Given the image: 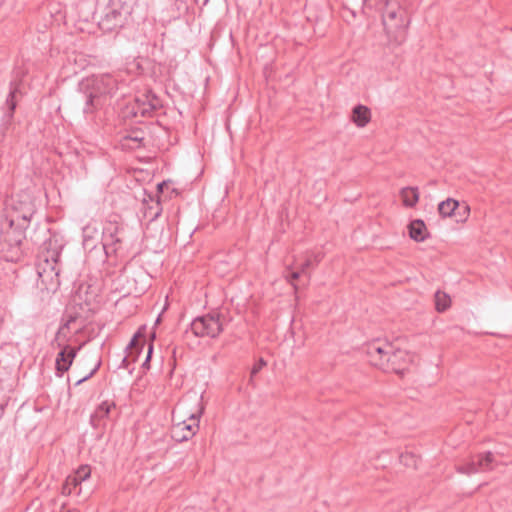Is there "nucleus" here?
Segmentation results:
<instances>
[{"label": "nucleus", "instance_id": "obj_35", "mask_svg": "<svg viewBox=\"0 0 512 512\" xmlns=\"http://www.w3.org/2000/svg\"><path fill=\"white\" fill-rule=\"evenodd\" d=\"M66 479L69 482V484H70V486L72 488V491H76L75 493L78 496L81 495V488L76 490L77 487L81 485V483L75 478V476L71 474V475L67 476Z\"/></svg>", "mask_w": 512, "mask_h": 512}, {"label": "nucleus", "instance_id": "obj_13", "mask_svg": "<svg viewBox=\"0 0 512 512\" xmlns=\"http://www.w3.org/2000/svg\"><path fill=\"white\" fill-rule=\"evenodd\" d=\"M145 132L143 126H134L126 130L121 137V145L128 149H139L145 146Z\"/></svg>", "mask_w": 512, "mask_h": 512}, {"label": "nucleus", "instance_id": "obj_8", "mask_svg": "<svg viewBox=\"0 0 512 512\" xmlns=\"http://www.w3.org/2000/svg\"><path fill=\"white\" fill-rule=\"evenodd\" d=\"M224 316L219 312H210L196 317L190 324L194 336L217 338L223 331Z\"/></svg>", "mask_w": 512, "mask_h": 512}, {"label": "nucleus", "instance_id": "obj_17", "mask_svg": "<svg viewBox=\"0 0 512 512\" xmlns=\"http://www.w3.org/2000/svg\"><path fill=\"white\" fill-rule=\"evenodd\" d=\"M148 97L145 93V91L139 92L134 99V104L131 106L129 113L133 115L134 117L141 116V117H148L152 116L153 111L149 110L148 106Z\"/></svg>", "mask_w": 512, "mask_h": 512}, {"label": "nucleus", "instance_id": "obj_42", "mask_svg": "<svg viewBox=\"0 0 512 512\" xmlns=\"http://www.w3.org/2000/svg\"><path fill=\"white\" fill-rule=\"evenodd\" d=\"M7 406V401L4 403H0V419L2 418L4 414L5 407Z\"/></svg>", "mask_w": 512, "mask_h": 512}, {"label": "nucleus", "instance_id": "obj_29", "mask_svg": "<svg viewBox=\"0 0 512 512\" xmlns=\"http://www.w3.org/2000/svg\"><path fill=\"white\" fill-rule=\"evenodd\" d=\"M316 264H314L313 260L310 258H307L303 263L300 264L299 271L301 274L306 277L305 285L309 283L310 281V273L308 272V269L314 267Z\"/></svg>", "mask_w": 512, "mask_h": 512}, {"label": "nucleus", "instance_id": "obj_4", "mask_svg": "<svg viewBox=\"0 0 512 512\" xmlns=\"http://www.w3.org/2000/svg\"><path fill=\"white\" fill-rule=\"evenodd\" d=\"M366 353L372 365L384 372H393L403 376L412 362V356L406 350L395 348L391 343L375 340L367 345Z\"/></svg>", "mask_w": 512, "mask_h": 512}, {"label": "nucleus", "instance_id": "obj_43", "mask_svg": "<svg viewBox=\"0 0 512 512\" xmlns=\"http://www.w3.org/2000/svg\"><path fill=\"white\" fill-rule=\"evenodd\" d=\"M60 512H78V511L75 509H67L66 506L63 504Z\"/></svg>", "mask_w": 512, "mask_h": 512}, {"label": "nucleus", "instance_id": "obj_11", "mask_svg": "<svg viewBox=\"0 0 512 512\" xmlns=\"http://www.w3.org/2000/svg\"><path fill=\"white\" fill-rule=\"evenodd\" d=\"M12 214L8 219L15 222H24L25 225L30 226L31 219L35 214V205L33 200L28 194H20L16 199H12Z\"/></svg>", "mask_w": 512, "mask_h": 512}, {"label": "nucleus", "instance_id": "obj_12", "mask_svg": "<svg viewBox=\"0 0 512 512\" xmlns=\"http://www.w3.org/2000/svg\"><path fill=\"white\" fill-rule=\"evenodd\" d=\"M203 408L198 413H192L187 420L174 423L171 429V436L177 442H184L191 439L199 430V420Z\"/></svg>", "mask_w": 512, "mask_h": 512}, {"label": "nucleus", "instance_id": "obj_26", "mask_svg": "<svg viewBox=\"0 0 512 512\" xmlns=\"http://www.w3.org/2000/svg\"><path fill=\"white\" fill-rule=\"evenodd\" d=\"M148 97V106L149 110L155 112L163 107L162 100L158 95H156L151 89L144 90Z\"/></svg>", "mask_w": 512, "mask_h": 512}, {"label": "nucleus", "instance_id": "obj_30", "mask_svg": "<svg viewBox=\"0 0 512 512\" xmlns=\"http://www.w3.org/2000/svg\"><path fill=\"white\" fill-rule=\"evenodd\" d=\"M301 276H303L301 274V272L299 270H291V269H288L286 271V274H285V278L286 280L291 283L295 289V291H297L298 289V286L294 283L296 280H298Z\"/></svg>", "mask_w": 512, "mask_h": 512}, {"label": "nucleus", "instance_id": "obj_21", "mask_svg": "<svg viewBox=\"0 0 512 512\" xmlns=\"http://www.w3.org/2000/svg\"><path fill=\"white\" fill-rule=\"evenodd\" d=\"M459 208V201L453 198H447L438 204V212L443 218L456 216V211Z\"/></svg>", "mask_w": 512, "mask_h": 512}, {"label": "nucleus", "instance_id": "obj_32", "mask_svg": "<svg viewBox=\"0 0 512 512\" xmlns=\"http://www.w3.org/2000/svg\"><path fill=\"white\" fill-rule=\"evenodd\" d=\"M456 471L461 474L471 475L476 473V469L474 467V463L471 461L466 462L464 464L458 465L456 467Z\"/></svg>", "mask_w": 512, "mask_h": 512}, {"label": "nucleus", "instance_id": "obj_14", "mask_svg": "<svg viewBox=\"0 0 512 512\" xmlns=\"http://www.w3.org/2000/svg\"><path fill=\"white\" fill-rule=\"evenodd\" d=\"M146 345V326L142 325L131 338L125 351L131 357L132 362H136Z\"/></svg>", "mask_w": 512, "mask_h": 512}, {"label": "nucleus", "instance_id": "obj_40", "mask_svg": "<svg viewBox=\"0 0 512 512\" xmlns=\"http://www.w3.org/2000/svg\"><path fill=\"white\" fill-rule=\"evenodd\" d=\"M72 493H73L72 488L66 479L61 487V494L68 496V495H71Z\"/></svg>", "mask_w": 512, "mask_h": 512}, {"label": "nucleus", "instance_id": "obj_24", "mask_svg": "<svg viewBox=\"0 0 512 512\" xmlns=\"http://www.w3.org/2000/svg\"><path fill=\"white\" fill-rule=\"evenodd\" d=\"M109 2L112 6L120 10L123 15H126L131 19V14L133 7L136 4V0H109Z\"/></svg>", "mask_w": 512, "mask_h": 512}, {"label": "nucleus", "instance_id": "obj_39", "mask_svg": "<svg viewBox=\"0 0 512 512\" xmlns=\"http://www.w3.org/2000/svg\"><path fill=\"white\" fill-rule=\"evenodd\" d=\"M91 228L90 227H84L83 228V243H84V246H88L89 245V241L92 240V236L90 234L91 232Z\"/></svg>", "mask_w": 512, "mask_h": 512}, {"label": "nucleus", "instance_id": "obj_15", "mask_svg": "<svg viewBox=\"0 0 512 512\" xmlns=\"http://www.w3.org/2000/svg\"><path fill=\"white\" fill-rule=\"evenodd\" d=\"M21 81L13 80L10 82V90L5 101L6 112L3 116V123L10 124L14 118L17 107V95L20 94Z\"/></svg>", "mask_w": 512, "mask_h": 512}, {"label": "nucleus", "instance_id": "obj_7", "mask_svg": "<svg viewBox=\"0 0 512 512\" xmlns=\"http://www.w3.org/2000/svg\"><path fill=\"white\" fill-rule=\"evenodd\" d=\"M126 240V228L122 222L116 219L106 221L102 231V248L107 257L122 253Z\"/></svg>", "mask_w": 512, "mask_h": 512}, {"label": "nucleus", "instance_id": "obj_36", "mask_svg": "<svg viewBox=\"0 0 512 512\" xmlns=\"http://www.w3.org/2000/svg\"><path fill=\"white\" fill-rule=\"evenodd\" d=\"M266 361L263 358H260L256 364L251 369V376L256 375L264 366H266Z\"/></svg>", "mask_w": 512, "mask_h": 512}, {"label": "nucleus", "instance_id": "obj_44", "mask_svg": "<svg viewBox=\"0 0 512 512\" xmlns=\"http://www.w3.org/2000/svg\"><path fill=\"white\" fill-rule=\"evenodd\" d=\"M209 0H204V5L208 2Z\"/></svg>", "mask_w": 512, "mask_h": 512}, {"label": "nucleus", "instance_id": "obj_23", "mask_svg": "<svg viewBox=\"0 0 512 512\" xmlns=\"http://www.w3.org/2000/svg\"><path fill=\"white\" fill-rule=\"evenodd\" d=\"M435 309L439 313L445 312L451 306V298L445 292L437 291L434 295Z\"/></svg>", "mask_w": 512, "mask_h": 512}, {"label": "nucleus", "instance_id": "obj_25", "mask_svg": "<svg viewBox=\"0 0 512 512\" xmlns=\"http://www.w3.org/2000/svg\"><path fill=\"white\" fill-rule=\"evenodd\" d=\"M399 461L406 467L416 469L418 466L419 457L415 455L413 452L405 451L400 454Z\"/></svg>", "mask_w": 512, "mask_h": 512}, {"label": "nucleus", "instance_id": "obj_33", "mask_svg": "<svg viewBox=\"0 0 512 512\" xmlns=\"http://www.w3.org/2000/svg\"><path fill=\"white\" fill-rule=\"evenodd\" d=\"M470 214V207L467 204L460 205V208L456 211V216H459V218L456 219L457 222H464L467 220L468 216Z\"/></svg>", "mask_w": 512, "mask_h": 512}, {"label": "nucleus", "instance_id": "obj_19", "mask_svg": "<svg viewBox=\"0 0 512 512\" xmlns=\"http://www.w3.org/2000/svg\"><path fill=\"white\" fill-rule=\"evenodd\" d=\"M371 120V110L362 104H357L352 109L351 121L357 127H365Z\"/></svg>", "mask_w": 512, "mask_h": 512}, {"label": "nucleus", "instance_id": "obj_34", "mask_svg": "<svg viewBox=\"0 0 512 512\" xmlns=\"http://www.w3.org/2000/svg\"><path fill=\"white\" fill-rule=\"evenodd\" d=\"M101 364H102V360H101V358H98V360H97L95 366L93 367V369L87 375H85L84 377L80 378L75 383V385L78 386V385L82 384L83 382H85V381L89 380L90 378H92L97 373V371L100 369Z\"/></svg>", "mask_w": 512, "mask_h": 512}, {"label": "nucleus", "instance_id": "obj_20", "mask_svg": "<svg viewBox=\"0 0 512 512\" xmlns=\"http://www.w3.org/2000/svg\"><path fill=\"white\" fill-rule=\"evenodd\" d=\"M402 203L407 208H413L419 201L420 193L417 187H404L400 190Z\"/></svg>", "mask_w": 512, "mask_h": 512}, {"label": "nucleus", "instance_id": "obj_37", "mask_svg": "<svg viewBox=\"0 0 512 512\" xmlns=\"http://www.w3.org/2000/svg\"><path fill=\"white\" fill-rule=\"evenodd\" d=\"M471 463H474L476 473L485 472L484 467H482V460L480 458V454H477V456L471 460Z\"/></svg>", "mask_w": 512, "mask_h": 512}, {"label": "nucleus", "instance_id": "obj_38", "mask_svg": "<svg viewBox=\"0 0 512 512\" xmlns=\"http://www.w3.org/2000/svg\"><path fill=\"white\" fill-rule=\"evenodd\" d=\"M131 363H133L131 357L129 356V354H126V356L122 359L120 367L129 370V372L131 373L134 369L130 367Z\"/></svg>", "mask_w": 512, "mask_h": 512}, {"label": "nucleus", "instance_id": "obj_18", "mask_svg": "<svg viewBox=\"0 0 512 512\" xmlns=\"http://www.w3.org/2000/svg\"><path fill=\"white\" fill-rule=\"evenodd\" d=\"M407 228L409 237L415 242H423L430 236L426 224L422 219L412 220Z\"/></svg>", "mask_w": 512, "mask_h": 512}, {"label": "nucleus", "instance_id": "obj_22", "mask_svg": "<svg viewBox=\"0 0 512 512\" xmlns=\"http://www.w3.org/2000/svg\"><path fill=\"white\" fill-rule=\"evenodd\" d=\"M148 196H149V200L152 203H154V205L147 204L146 199H144V205H147L145 207V215L149 216L151 220H155V219H157L160 216V214L162 212L161 203H160L159 198H157L154 201L153 195L149 194Z\"/></svg>", "mask_w": 512, "mask_h": 512}, {"label": "nucleus", "instance_id": "obj_5", "mask_svg": "<svg viewBox=\"0 0 512 512\" xmlns=\"http://www.w3.org/2000/svg\"><path fill=\"white\" fill-rule=\"evenodd\" d=\"M55 245V243H53ZM63 244H56L55 249L38 252L36 269L38 274L37 285L42 291L56 292L60 286L59 258Z\"/></svg>", "mask_w": 512, "mask_h": 512}, {"label": "nucleus", "instance_id": "obj_1", "mask_svg": "<svg viewBox=\"0 0 512 512\" xmlns=\"http://www.w3.org/2000/svg\"><path fill=\"white\" fill-rule=\"evenodd\" d=\"M91 286H86L85 291L83 286L79 287L77 292V298L82 302L75 303L72 309L68 312L65 322L58 329L54 341L57 342V346L61 348L55 359V374L58 377H62L73 364L75 357L77 356L79 347H72L68 344H63L59 340L64 334L65 329H69L72 323L79 322V329L85 326L86 321L95 313V300L97 294L94 291H89Z\"/></svg>", "mask_w": 512, "mask_h": 512}, {"label": "nucleus", "instance_id": "obj_28", "mask_svg": "<svg viewBox=\"0 0 512 512\" xmlns=\"http://www.w3.org/2000/svg\"><path fill=\"white\" fill-rule=\"evenodd\" d=\"M72 475L82 483L91 476V467L89 465H81Z\"/></svg>", "mask_w": 512, "mask_h": 512}, {"label": "nucleus", "instance_id": "obj_3", "mask_svg": "<svg viewBox=\"0 0 512 512\" xmlns=\"http://www.w3.org/2000/svg\"><path fill=\"white\" fill-rule=\"evenodd\" d=\"M24 222H15L8 216L0 219V254L8 262H18L28 254L32 247L28 245Z\"/></svg>", "mask_w": 512, "mask_h": 512}, {"label": "nucleus", "instance_id": "obj_27", "mask_svg": "<svg viewBox=\"0 0 512 512\" xmlns=\"http://www.w3.org/2000/svg\"><path fill=\"white\" fill-rule=\"evenodd\" d=\"M479 454L482 460V467H484L485 472L493 470L496 462L494 454L490 451Z\"/></svg>", "mask_w": 512, "mask_h": 512}, {"label": "nucleus", "instance_id": "obj_10", "mask_svg": "<svg viewBox=\"0 0 512 512\" xmlns=\"http://www.w3.org/2000/svg\"><path fill=\"white\" fill-rule=\"evenodd\" d=\"M129 21L130 18H128V16L123 15L120 10L108 2L104 8L103 14L98 20V27L103 32H113L128 25Z\"/></svg>", "mask_w": 512, "mask_h": 512}, {"label": "nucleus", "instance_id": "obj_2", "mask_svg": "<svg viewBox=\"0 0 512 512\" xmlns=\"http://www.w3.org/2000/svg\"><path fill=\"white\" fill-rule=\"evenodd\" d=\"M118 90L117 80L110 74L93 75L80 83L76 103L84 114H94Z\"/></svg>", "mask_w": 512, "mask_h": 512}, {"label": "nucleus", "instance_id": "obj_31", "mask_svg": "<svg viewBox=\"0 0 512 512\" xmlns=\"http://www.w3.org/2000/svg\"><path fill=\"white\" fill-rule=\"evenodd\" d=\"M153 351H154V344H153V340H152L147 345L146 358H145V360H144V362L142 363V366H141L144 372L146 370L150 369V362H151V359H152Z\"/></svg>", "mask_w": 512, "mask_h": 512}, {"label": "nucleus", "instance_id": "obj_9", "mask_svg": "<svg viewBox=\"0 0 512 512\" xmlns=\"http://www.w3.org/2000/svg\"><path fill=\"white\" fill-rule=\"evenodd\" d=\"M28 244L39 246V252L55 249V244H62L56 232H52L46 224H36L28 234Z\"/></svg>", "mask_w": 512, "mask_h": 512}, {"label": "nucleus", "instance_id": "obj_16", "mask_svg": "<svg viewBox=\"0 0 512 512\" xmlns=\"http://www.w3.org/2000/svg\"><path fill=\"white\" fill-rule=\"evenodd\" d=\"M114 401L105 400L100 403L90 416V424L98 429L105 426V420L109 417L110 411L115 408Z\"/></svg>", "mask_w": 512, "mask_h": 512}, {"label": "nucleus", "instance_id": "obj_41", "mask_svg": "<svg viewBox=\"0 0 512 512\" xmlns=\"http://www.w3.org/2000/svg\"><path fill=\"white\" fill-rule=\"evenodd\" d=\"M167 186H168V181H162V182L158 183L156 186L157 195L162 194L164 189L167 188Z\"/></svg>", "mask_w": 512, "mask_h": 512}, {"label": "nucleus", "instance_id": "obj_6", "mask_svg": "<svg viewBox=\"0 0 512 512\" xmlns=\"http://www.w3.org/2000/svg\"><path fill=\"white\" fill-rule=\"evenodd\" d=\"M408 4L409 0H379L378 9L382 12V22L387 31L395 29L406 32L410 24Z\"/></svg>", "mask_w": 512, "mask_h": 512}]
</instances>
